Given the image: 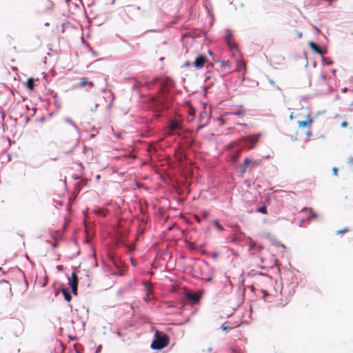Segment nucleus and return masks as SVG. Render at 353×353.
<instances>
[{"instance_id":"1","label":"nucleus","mask_w":353,"mask_h":353,"mask_svg":"<svg viewBox=\"0 0 353 353\" xmlns=\"http://www.w3.org/2000/svg\"><path fill=\"white\" fill-rule=\"evenodd\" d=\"M153 107L157 112H161L169 108V99L168 90L165 86L161 87L157 97L151 99Z\"/></svg>"},{"instance_id":"2","label":"nucleus","mask_w":353,"mask_h":353,"mask_svg":"<svg viewBox=\"0 0 353 353\" xmlns=\"http://www.w3.org/2000/svg\"><path fill=\"white\" fill-rule=\"evenodd\" d=\"M169 342L170 339L168 335L162 332L157 330L150 347L153 350H160L167 347Z\"/></svg>"},{"instance_id":"3","label":"nucleus","mask_w":353,"mask_h":353,"mask_svg":"<svg viewBox=\"0 0 353 353\" xmlns=\"http://www.w3.org/2000/svg\"><path fill=\"white\" fill-rule=\"evenodd\" d=\"M261 137L260 134L249 135L245 137H243L240 139V141H244L248 143L246 145V148L248 150H252L254 148L255 145L257 143L259 138Z\"/></svg>"},{"instance_id":"4","label":"nucleus","mask_w":353,"mask_h":353,"mask_svg":"<svg viewBox=\"0 0 353 353\" xmlns=\"http://www.w3.org/2000/svg\"><path fill=\"white\" fill-rule=\"evenodd\" d=\"M11 295V285L7 281H0V297H8Z\"/></svg>"},{"instance_id":"5","label":"nucleus","mask_w":353,"mask_h":353,"mask_svg":"<svg viewBox=\"0 0 353 353\" xmlns=\"http://www.w3.org/2000/svg\"><path fill=\"white\" fill-rule=\"evenodd\" d=\"M259 165V161H251L250 159L246 158L244 159L243 164L241 165V174H243L247 171L248 168H252Z\"/></svg>"},{"instance_id":"6","label":"nucleus","mask_w":353,"mask_h":353,"mask_svg":"<svg viewBox=\"0 0 353 353\" xmlns=\"http://www.w3.org/2000/svg\"><path fill=\"white\" fill-rule=\"evenodd\" d=\"M207 61V59L204 55L200 54L197 56L192 63V65L198 69L202 68Z\"/></svg>"},{"instance_id":"7","label":"nucleus","mask_w":353,"mask_h":353,"mask_svg":"<svg viewBox=\"0 0 353 353\" xmlns=\"http://www.w3.org/2000/svg\"><path fill=\"white\" fill-rule=\"evenodd\" d=\"M70 285L72 288V292L77 295V286H78V276L77 274L73 272L70 279Z\"/></svg>"},{"instance_id":"8","label":"nucleus","mask_w":353,"mask_h":353,"mask_svg":"<svg viewBox=\"0 0 353 353\" xmlns=\"http://www.w3.org/2000/svg\"><path fill=\"white\" fill-rule=\"evenodd\" d=\"M86 86L90 88H93L94 86V83L92 81H89L87 77H82L80 79V81L74 85L76 88H83Z\"/></svg>"},{"instance_id":"9","label":"nucleus","mask_w":353,"mask_h":353,"mask_svg":"<svg viewBox=\"0 0 353 353\" xmlns=\"http://www.w3.org/2000/svg\"><path fill=\"white\" fill-rule=\"evenodd\" d=\"M313 123V119L310 114H307L305 117V121H298V126L301 128H310Z\"/></svg>"},{"instance_id":"10","label":"nucleus","mask_w":353,"mask_h":353,"mask_svg":"<svg viewBox=\"0 0 353 353\" xmlns=\"http://www.w3.org/2000/svg\"><path fill=\"white\" fill-rule=\"evenodd\" d=\"M308 45L310 48L318 54L323 55L324 54L326 53V51L325 50H323L318 44H316L314 41H310Z\"/></svg>"},{"instance_id":"11","label":"nucleus","mask_w":353,"mask_h":353,"mask_svg":"<svg viewBox=\"0 0 353 353\" xmlns=\"http://www.w3.org/2000/svg\"><path fill=\"white\" fill-rule=\"evenodd\" d=\"M186 299L194 303H198L201 299V295L199 293L188 292L185 294Z\"/></svg>"},{"instance_id":"12","label":"nucleus","mask_w":353,"mask_h":353,"mask_svg":"<svg viewBox=\"0 0 353 353\" xmlns=\"http://www.w3.org/2000/svg\"><path fill=\"white\" fill-rule=\"evenodd\" d=\"M181 128V125L180 123L176 121V120H172V121H170V123H169V128L170 130L172 131H174V130H176L179 128Z\"/></svg>"},{"instance_id":"13","label":"nucleus","mask_w":353,"mask_h":353,"mask_svg":"<svg viewBox=\"0 0 353 353\" xmlns=\"http://www.w3.org/2000/svg\"><path fill=\"white\" fill-rule=\"evenodd\" d=\"M303 210L307 212L308 219H316L318 218V215L313 211L312 208H304Z\"/></svg>"},{"instance_id":"14","label":"nucleus","mask_w":353,"mask_h":353,"mask_svg":"<svg viewBox=\"0 0 353 353\" xmlns=\"http://www.w3.org/2000/svg\"><path fill=\"white\" fill-rule=\"evenodd\" d=\"M61 292L65 298V299L67 301H70L71 299H72V296L70 294V293L68 292V290L65 288H63L61 290Z\"/></svg>"},{"instance_id":"15","label":"nucleus","mask_w":353,"mask_h":353,"mask_svg":"<svg viewBox=\"0 0 353 353\" xmlns=\"http://www.w3.org/2000/svg\"><path fill=\"white\" fill-rule=\"evenodd\" d=\"M26 87L29 90H32L34 88V79L32 78L28 79L26 83Z\"/></svg>"},{"instance_id":"16","label":"nucleus","mask_w":353,"mask_h":353,"mask_svg":"<svg viewBox=\"0 0 353 353\" xmlns=\"http://www.w3.org/2000/svg\"><path fill=\"white\" fill-rule=\"evenodd\" d=\"M227 43L229 46V48L232 50H237V45L236 43L233 41V39H228V41H227Z\"/></svg>"},{"instance_id":"17","label":"nucleus","mask_w":353,"mask_h":353,"mask_svg":"<svg viewBox=\"0 0 353 353\" xmlns=\"http://www.w3.org/2000/svg\"><path fill=\"white\" fill-rule=\"evenodd\" d=\"M244 114H245V112L243 110H239V111L235 112H226V113H225V116H228V115H236V116H238V117H241V116H243Z\"/></svg>"},{"instance_id":"18","label":"nucleus","mask_w":353,"mask_h":353,"mask_svg":"<svg viewBox=\"0 0 353 353\" xmlns=\"http://www.w3.org/2000/svg\"><path fill=\"white\" fill-rule=\"evenodd\" d=\"M256 212L264 214H268L267 208L265 205L257 208Z\"/></svg>"},{"instance_id":"19","label":"nucleus","mask_w":353,"mask_h":353,"mask_svg":"<svg viewBox=\"0 0 353 353\" xmlns=\"http://www.w3.org/2000/svg\"><path fill=\"white\" fill-rule=\"evenodd\" d=\"M214 225H216L217 230L220 232H222L224 230V228L219 223V221L217 220H215L214 221Z\"/></svg>"},{"instance_id":"20","label":"nucleus","mask_w":353,"mask_h":353,"mask_svg":"<svg viewBox=\"0 0 353 353\" xmlns=\"http://www.w3.org/2000/svg\"><path fill=\"white\" fill-rule=\"evenodd\" d=\"M237 65H238V68L239 69L241 68H245V63L242 61H237Z\"/></svg>"},{"instance_id":"21","label":"nucleus","mask_w":353,"mask_h":353,"mask_svg":"<svg viewBox=\"0 0 353 353\" xmlns=\"http://www.w3.org/2000/svg\"><path fill=\"white\" fill-rule=\"evenodd\" d=\"M152 294V291L150 290V289H148L147 290V293H146V296L147 298L145 299V301H148L150 299V296Z\"/></svg>"},{"instance_id":"22","label":"nucleus","mask_w":353,"mask_h":353,"mask_svg":"<svg viewBox=\"0 0 353 353\" xmlns=\"http://www.w3.org/2000/svg\"><path fill=\"white\" fill-rule=\"evenodd\" d=\"M221 329L223 330V331H228V330H230L232 329V327H230L228 325H226L225 324H223L221 325Z\"/></svg>"},{"instance_id":"23","label":"nucleus","mask_w":353,"mask_h":353,"mask_svg":"<svg viewBox=\"0 0 353 353\" xmlns=\"http://www.w3.org/2000/svg\"><path fill=\"white\" fill-rule=\"evenodd\" d=\"M188 248L191 250H195L196 249V245L195 243H190L188 244Z\"/></svg>"},{"instance_id":"24","label":"nucleus","mask_w":353,"mask_h":353,"mask_svg":"<svg viewBox=\"0 0 353 353\" xmlns=\"http://www.w3.org/2000/svg\"><path fill=\"white\" fill-rule=\"evenodd\" d=\"M323 61L325 62V63L326 65H332V64H333V62L331 60H327V59L323 58Z\"/></svg>"},{"instance_id":"25","label":"nucleus","mask_w":353,"mask_h":353,"mask_svg":"<svg viewBox=\"0 0 353 353\" xmlns=\"http://www.w3.org/2000/svg\"><path fill=\"white\" fill-rule=\"evenodd\" d=\"M320 79L323 81H325L326 80V74L324 73V72H321L320 74Z\"/></svg>"},{"instance_id":"26","label":"nucleus","mask_w":353,"mask_h":353,"mask_svg":"<svg viewBox=\"0 0 353 353\" xmlns=\"http://www.w3.org/2000/svg\"><path fill=\"white\" fill-rule=\"evenodd\" d=\"M347 231H348V228H344V229H343V230H338V231L336 232V234H340L345 233V232H347Z\"/></svg>"},{"instance_id":"27","label":"nucleus","mask_w":353,"mask_h":353,"mask_svg":"<svg viewBox=\"0 0 353 353\" xmlns=\"http://www.w3.org/2000/svg\"><path fill=\"white\" fill-rule=\"evenodd\" d=\"M240 154H241V150H237L236 154L234 155L233 159H237L240 157Z\"/></svg>"},{"instance_id":"28","label":"nucleus","mask_w":353,"mask_h":353,"mask_svg":"<svg viewBox=\"0 0 353 353\" xmlns=\"http://www.w3.org/2000/svg\"><path fill=\"white\" fill-rule=\"evenodd\" d=\"M338 171H339V170L336 167H334L332 168V172L334 176H336L338 174Z\"/></svg>"},{"instance_id":"29","label":"nucleus","mask_w":353,"mask_h":353,"mask_svg":"<svg viewBox=\"0 0 353 353\" xmlns=\"http://www.w3.org/2000/svg\"><path fill=\"white\" fill-rule=\"evenodd\" d=\"M225 39H226V41H228V39H231V40H232V39H232V34L229 32V33L226 35Z\"/></svg>"},{"instance_id":"30","label":"nucleus","mask_w":353,"mask_h":353,"mask_svg":"<svg viewBox=\"0 0 353 353\" xmlns=\"http://www.w3.org/2000/svg\"><path fill=\"white\" fill-rule=\"evenodd\" d=\"M348 125V123L347 121H344L341 123V126L342 128H346Z\"/></svg>"},{"instance_id":"31","label":"nucleus","mask_w":353,"mask_h":353,"mask_svg":"<svg viewBox=\"0 0 353 353\" xmlns=\"http://www.w3.org/2000/svg\"><path fill=\"white\" fill-rule=\"evenodd\" d=\"M348 163H349L350 165H353V157H351V158H350V159H349V160H348Z\"/></svg>"},{"instance_id":"32","label":"nucleus","mask_w":353,"mask_h":353,"mask_svg":"<svg viewBox=\"0 0 353 353\" xmlns=\"http://www.w3.org/2000/svg\"><path fill=\"white\" fill-rule=\"evenodd\" d=\"M223 65H225V66H228V67H229V66H230V63H229V62H228V61H223Z\"/></svg>"},{"instance_id":"33","label":"nucleus","mask_w":353,"mask_h":353,"mask_svg":"<svg viewBox=\"0 0 353 353\" xmlns=\"http://www.w3.org/2000/svg\"><path fill=\"white\" fill-rule=\"evenodd\" d=\"M146 85L148 87V89L151 88V85L150 83H147Z\"/></svg>"},{"instance_id":"34","label":"nucleus","mask_w":353,"mask_h":353,"mask_svg":"<svg viewBox=\"0 0 353 353\" xmlns=\"http://www.w3.org/2000/svg\"><path fill=\"white\" fill-rule=\"evenodd\" d=\"M57 269H59V270H61V269H62V265H58V266H57Z\"/></svg>"},{"instance_id":"35","label":"nucleus","mask_w":353,"mask_h":353,"mask_svg":"<svg viewBox=\"0 0 353 353\" xmlns=\"http://www.w3.org/2000/svg\"><path fill=\"white\" fill-rule=\"evenodd\" d=\"M298 37H299V38H301V37H302V33H301V32H300V33H299V34H298Z\"/></svg>"},{"instance_id":"36","label":"nucleus","mask_w":353,"mask_h":353,"mask_svg":"<svg viewBox=\"0 0 353 353\" xmlns=\"http://www.w3.org/2000/svg\"><path fill=\"white\" fill-rule=\"evenodd\" d=\"M203 214L204 216H205V217L208 216V212H203Z\"/></svg>"},{"instance_id":"37","label":"nucleus","mask_w":353,"mask_h":353,"mask_svg":"<svg viewBox=\"0 0 353 353\" xmlns=\"http://www.w3.org/2000/svg\"><path fill=\"white\" fill-rule=\"evenodd\" d=\"M196 221H197V222H199V223L200 222V219H199V217H197V216L196 217Z\"/></svg>"},{"instance_id":"38","label":"nucleus","mask_w":353,"mask_h":353,"mask_svg":"<svg viewBox=\"0 0 353 353\" xmlns=\"http://www.w3.org/2000/svg\"><path fill=\"white\" fill-rule=\"evenodd\" d=\"M155 81H157V79L153 80L152 82L151 83V85H153L155 83Z\"/></svg>"},{"instance_id":"39","label":"nucleus","mask_w":353,"mask_h":353,"mask_svg":"<svg viewBox=\"0 0 353 353\" xmlns=\"http://www.w3.org/2000/svg\"><path fill=\"white\" fill-rule=\"evenodd\" d=\"M262 292H263L265 295H267V292H266V291H265V290H262Z\"/></svg>"},{"instance_id":"40","label":"nucleus","mask_w":353,"mask_h":353,"mask_svg":"<svg viewBox=\"0 0 353 353\" xmlns=\"http://www.w3.org/2000/svg\"><path fill=\"white\" fill-rule=\"evenodd\" d=\"M185 65H187V66H188V65H190V63H189L188 62H186V63H185Z\"/></svg>"},{"instance_id":"41","label":"nucleus","mask_w":353,"mask_h":353,"mask_svg":"<svg viewBox=\"0 0 353 353\" xmlns=\"http://www.w3.org/2000/svg\"><path fill=\"white\" fill-rule=\"evenodd\" d=\"M53 247H54V248H57V243H54V244L53 245Z\"/></svg>"},{"instance_id":"42","label":"nucleus","mask_w":353,"mask_h":353,"mask_svg":"<svg viewBox=\"0 0 353 353\" xmlns=\"http://www.w3.org/2000/svg\"><path fill=\"white\" fill-rule=\"evenodd\" d=\"M290 119H292V118H293V113H292V114H290Z\"/></svg>"},{"instance_id":"43","label":"nucleus","mask_w":353,"mask_h":353,"mask_svg":"<svg viewBox=\"0 0 353 353\" xmlns=\"http://www.w3.org/2000/svg\"><path fill=\"white\" fill-rule=\"evenodd\" d=\"M307 134L308 136H310V135L312 134V133H311V132H307Z\"/></svg>"}]
</instances>
